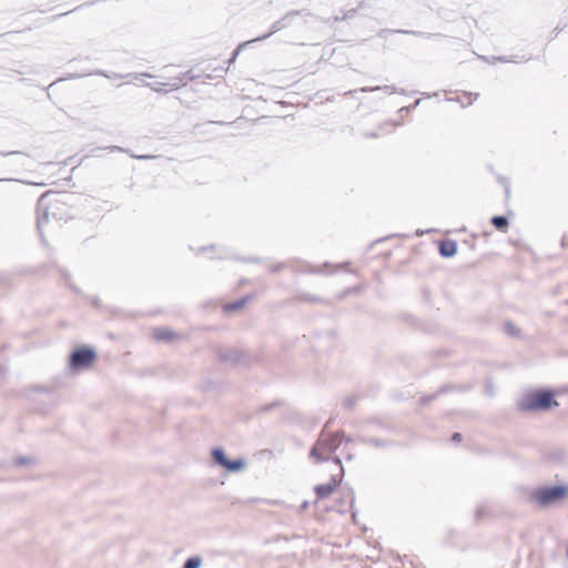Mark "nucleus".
Masks as SVG:
<instances>
[{"label": "nucleus", "instance_id": "1", "mask_svg": "<svg viewBox=\"0 0 568 568\" xmlns=\"http://www.w3.org/2000/svg\"><path fill=\"white\" fill-rule=\"evenodd\" d=\"M521 412H541L558 406L549 390H530L521 395L517 402Z\"/></svg>", "mask_w": 568, "mask_h": 568}, {"label": "nucleus", "instance_id": "2", "mask_svg": "<svg viewBox=\"0 0 568 568\" xmlns=\"http://www.w3.org/2000/svg\"><path fill=\"white\" fill-rule=\"evenodd\" d=\"M342 439L339 434L322 433L317 442L310 452V457L316 463L326 462L331 455L339 447Z\"/></svg>", "mask_w": 568, "mask_h": 568}, {"label": "nucleus", "instance_id": "3", "mask_svg": "<svg viewBox=\"0 0 568 568\" xmlns=\"http://www.w3.org/2000/svg\"><path fill=\"white\" fill-rule=\"evenodd\" d=\"M568 496V485L545 486L531 493V499L540 507H547L564 500Z\"/></svg>", "mask_w": 568, "mask_h": 568}, {"label": "nucleus", "instance_id": "4", "mask_svg": "<svg viewBox=\"0 0 568 568\" xmlns=\"http://www.w3.org/2000/svg\"><path fill=\"white\" fill-rule=\"evenodd\" d=\"M97 357L94 349L81 347L75 349L70 356V367L72 369L88 368Z\"/></svg>", "mask_w": 568, "mask_h": 568}, {"label": "nucleus", "instance_id": "5", "mask_svg": "<svg viewBox=\"0 0 568 568\" xmlns=\"http://www.w3.org/2000/svg\"><path fill=\"white\" fill-rule=\"evenodd\" d=\"M213 460L225 468L229 471L235 473L241 471L245 468V460L243 458H236L234 460H230L226 458V455L222 448H213L211 452Z\"/></svg>", "mask_w": 568, "mask_h": 568}, {"label": "nucleus", "instance_id": "6", "mask_svg": "<svg viewBox=\"0 0 568 568\" xmlns=\"http://www.w3.org/2000/svg\"><path fill=\"white\" fill-rule=\"evenodd\" d=\"M336 486V479L332 477V479L328 483L315 486L314 491L318 499H325L333 494Z\"/></svg>", "mask_w": 568, "mask_h": 568}, {"label": "nucleus", "instance_id": "7", "mask_svg": "<svg viewBox=\"0 0 568 568\" xmlns=\"http://www.w3.org/2000/svg\"><path fill=\"white\" fill-rule=\"evenodd\" d=\"M456 252H457V244L455 241L447 240V241L440 242L439 253L442 256L452 257L456 254Z\"/></svg>", "mask_w": 568, "mask_h": 568}, {"label": "nucleus", "instance_id": "8", "mask_svg": "<svg viewBox=\"0 0 568 568\" xmlns=\"http://www.w3.org/2000/svg\"><path fill=\"white\" fill-rule=\"evenodd\" d=\"M281 28H282L281 22H280V21H276L275 23H273L271 31H270L268 33H266L265 36L257 37V38H256V39H254V40H251V41H247V42H245V43L241 44V45H240V47L234 51L233 57L231 58L230 62H233V61L235 60V58H236V55L239 54V51L241 50V48H242V47L247 45V44H250L251 42H254V41H261V40H264V39L268 38L271 34H273V33H275L276 31L281 30Z\"/></svg>", "mask_w": 568, "mask_h": 568}, {"label": "nucleus", "instance_id": "9", "mask_svg": "<svg viewBox=\"0 0 568 568\" xmlns=\"http://www.w3.org/2000/svg\"><path fill=\"white\" fill-rule=\"evenodd\" d=\"M181 82H182V79L175 78L174 81L171 83L155 82V83H149L148 87H150L155 92H164L165 90L163 87L170 85V88L173 90V89H178L180 87Z\"/></svg>", "mask_w": 568, "mask_h": 568}, {"label": "nucleus", "instance_id": "10", "mask_svg": "<svg viewBox=\"0 0 568 568\" xmlns=\"http://www.w3.org/2000/svg\"><path fill=\"white\" fill-rule=\"evenodd\" d=\"M248 300H250L248 297L240 298L236 302H233V303H230V304L225 305L224 310L226 312L239 311V310L244 307V305L248 302Z\"/></svg>", "mask_w": 568, "mask_h": 568}, {"label": "nucleus", "instance_id": "11", "mask_svg": "<svg viewBox=\"0 0 568 568\" xmlns=\"http://www.w3.org/2000/svg\"><path fill=\"white\" fill-rule=\"evenodd\" d=\"M477 97L478 94L464 92L462 95H458L457 101H459L463 106H466L470 105L477 99Z\"/></svg>", "mask_w": 568, "mask_h": 568}, {"label": "nucleus", "instance_id": "12", "mask_svg": "<svg viewBox=\"0 0 568 568\" xmlns=\"http://www.w3.org/2000/svg\"><path fill=\"white\" fill-rule=\"evenodd\" d=\"M493 225L500 231H505L508 226V220L505 216L498 215L491 219Z\"/></svg>", "mask_w": 568, "mask_h": 568}, {"label": "nucleus", "instance_id": "13", "mask_svg": "<svg viewBox=\"0 0 568 568\" xmlns=\"http://www.w3.org/2000/svg\"><path fill=\"white\" fill-rule=\"evenodd\" d=\"M173 336V332L166 328H159L154 332V337L159 341H169Z\"/></svg>", "mask_w": 568, "mask_h": 568}, {"label": "nucleus", "instance_id": "14", "mask_svg": "<svg viewBox=\"0 0 568 568\" xmlns=\"http://www.w3.org/2000/svg\"><path fill=\"white\" fill-rule=\"evenodd\" d=\"M202 559L199 556L190 557L184 562L183 568H200Z\"/></svg>", "mask_w": 568, "mask_h": 568}, {"label": "nucleus", "instance_id": "15", "mask_svg": "<svg viewBox=\"0 0 568 568\" xmlns=\"http://www.w3.org/2000/svg\"><path fill=\"white\" fill-rule=\"evenodd\" d=\"M220 357L222 361L225 362H234L236 363L239 361V356L236 355L235 351H226L220 354Z\"/></svg>", "mask_w": 568, "mask_h": 568}, {"label": "nucleus", "instance_id": "16", "mask_svg": "<svg viewBox=\"0 0 568 568\" xmlns=\"http://www.w3.org/2000/svg\"><path fill=\"white\" fill-rule=\"evenodd\" d=\"M398 32L400 33H406V34H415V36H420V37H424V38H430L433 34H429V33H423V32H416V31H408V30H399Z\"/></svg>", "mask_w": 568, "mask_h": 568}, {"label": "nucleus", "instance_id": "17", "mask_svg": "<svg viewBox=\"0 0 568 568\" xmlns=\"http://www.w3.org/2000/svg\"><path fill=\"white\" fill-rule=\"evenodd\" d=\"M366 443L374 445L376 447L384 445L379 439H375V438H368V439H366Z\"/></svg>", "mask_w": 568, "mask_h": 568}, {"label": "nucleus", "instance_id": "18", "mask_svg": "<svg viewBox=\"0 0 568 568\" xmlns=\"http://www.w3.org/2000/svg\"><path fill=\"white\" fill-rule=\"evenodd\" d=\"M106 78H110V79H122V78H126V77H130L131 74L129 75H121V74H118V73H113V75H108V74H104Z\"/></svg>", "mask_w": 568, "mask_h": 568}, {"label": "nucleus", "instance_id": "19", "mask_svg": "<svg viewBox=\"0 0 568 568\" xmlns=\"http://www.w3.org/2000/svg\"><path fill=\"white\" fill-rule=\"evenodd\" d=\"M143 77H149V78H151L152 75H151V74H149V73H140V74H134V75H133V78H134V79H136V80H139V79H141V78H143Z\"/></svg>", "mask_w": 568, "mask_h": 568}, {"label": "nucleus", "instance_id": "20", "mask_svg": "<svg viewBox=\"0 0 568 568\" xmlns=\"http://www.w3.org/2000/svg\"><path fill=\"white\" fill-rule=\"evenodd\" d=\"M453 440H454V442H460V440H462V435H460L459 433H455V434L453 435Z\"/></svg>", "mask_w": 568, "mask_h": 568}, {"label": "nucleus", "instance_id": "21", "mask_svg": "<svg viewBox=\"0 0 568 568\" xmlns=\"http://www.w3.org/2000/svg\"><path fill=\"white\" fill-rule=\"evenodd\" d=\"M507 331L509 334H515V327L511 324H507Z\"/></svg>", "mask_w": 568, "mask_h": 568}, {"label": "nucleus", "instance_id": "22", "mask_svg": "<svg viewBox=\"0 0 568 568\" xmlns=\"http://www.w3.org/2000/svg\"><path fill=\"white\" fill-rule=\"evenodd\" d=\"M333 460H334V463H335L336 465H338L339 467H342V466H341V459H339L338 457H334V458H333ZM341 470L343 471V468H341Z\"/></svg>", "mask_w": 568, "mask_h": 568}, {"label": "nucleus", "instance_id": "23", "mask_svg": "<svg viewBox=\"0 0 568 568\" xmlns=\"http://www.w3.org/2000/svg\"><path fill=\"white\" fill-rule=\"evenodd\" d=\"M136 159H150L151 156L149 155H139V156H135Z\"/></svg>", "mask_w": 568, "mask_h": 568}, {"label": "nucleus", "instance_id": "24", "mask_svg": "<svg viewBox=\"0 0 568 568\" xmlns=\"http://www.w3.org/2000/svg\"><path fill=\"white\" fill-rule=\"evenodd\" d=\"M388 93H393V89L390 87H385L384 88Z\"/></svg>", "mask_w": 568, "mask_h": 568}, {"label": "nucleus", "instance_id": "25", "mask_svg": "<svg viewBox=\"0 0 568 568\" xmlns=\"http://www.w3.org/2000/svg\"><path fill=\"white\" fill-rule=\"evenodd\" d=\"M110 150L122 151V149L120 146H111Z\"/></svg>", "mask_w": 568, "mask_h": 568}, {"label": "nucleus", "instance_id": "26", "mask_svg": "<svg viewBox=\"0 0 568 568\" xmlns=\"http://www.w3.org/2000/svg\"><path fill=\"white\" fill-rule=\"evenodd\" d=\"M377 89H379V88H378V87H377V88H375V89H366V88H363V89H362V91H373V90H377Z\"/></svg>", "mask_w": 568, "mask_h": 568}, {"label": "nucleus", "instance_id": "27", "mask_svg": "<svg viewBox=\"0 0 568 568\" xmlns=\"http://www.w3.org/2000/svg\"><path fill=\"white\" fill-rule=\"evenodd\" d=\"M27 463V459H19V464H26Z\"/></svg>", "mask_w": 568, "mask_h": 568}, {"label": "nucleus", "instance_id": "28", "mask_svg": "<svg viewBox=\"0 0 568 568\" xmlns=\"http://www.w3.org/2000/svg\"><path fill=\"white\" fill-rule=\"evenodd\" d=\"M497 60L506 62L507 60L505 58H497Z\"/></svg>", "mask_w": 568, "mask_h": 568}]
</instances>
